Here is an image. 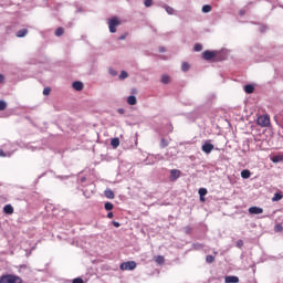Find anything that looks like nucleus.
I'll list each match as a JSON object with an SVG mask.
<instances>
[{"instance_id":"obj_1","label":"nucleus","mask_w":283,"mask_h":283,"mask_svg":"<svg viewBox=\"0 0 283 283\" xmlns=\"http://www.w3.org/2000/svg\"><path fill=\"white\" fill-rule=\"evenodd\" d=\"M0 283H23V279L15 274H4L0 276Z\"/></svg>"},{"instance_id":"obj_2","label":"nucleus","mask_w":283,"mask_h":283,"mask_svg":"<svg viewBox=\"0 0 283 283\" xmlns=\"http://www.w3.org/2000/svg\"><path fill=\"white\" fill-rule=\"evenodd\" d=\"M256 123L261 127H269L271 125V117L269 115H261L258 117Z\"/></svg>"},{"instance_id":"obj_3","label":"nucleus","mask_w":283,"mask_h":283,"mask_svg":"<svg viewBox=\"0 0 283 283\" xmlns=\"http://www.w3.org/2000/svg\"><path fill=\"white\" fill-rule=\"evenodd\" d=\"M119 269L122 271H134V269H136V263L134 261H127L122 263Z\"/></svg>"},{"instance_id":"obj_4","label":"nucleus","mask_w":283,"mask_h":283,"mask_svg":"<svg viewBox=\"0 0 283 283\" xmlns=\"http://www.w3.org/2000/svg\"><path fill=\"white\" fill-rule=\"evenodd\" d=\"M117 25H120V21L118 20V18H113L108 21V28H109V32H112V34H114L116 32Z\"/></svg>"},{"instance_id":"obj_5","label":"nucleus","mask_w":283,"mask_h":283,"mask_svg":"<svg viewBox=\"0 0 283 283\" xmlns=\"http://www.w3.org/2000/svg\"><path fill=\"white\" fill-rule=\"evenodd\" d=\"M202 59H205V61H211L212 59H216V51H205L202 53Z\"/></svg>"},{"instance_id":"obj_6","label":"nucleus","mask_w":283,"mask_h":283,"mask_svg":"<svg viewBox=\"0 0 283 283\" xmlns=\"http://www.w3.org/2000/svg\"><path fill=\"white\" fill-rule=\"evenodd\" d=\"M249 213H251L252 216H260V213H264V209L260 207H250Z\"/></svg>"},{"instance_id":"obj_7","label":"nucleus","mask_w":283,"mask_h":283,"mask_svg":"<svg viewBox=\"0 0 283 283\" xmlns=\"http://www.w3.org/2000/svg\"><path fill=\"white\" fill-rule=\"evenodd\" d=\"M212 149H213V144H210V143H205L201 146V150L203 151V154H211Z\"/></svg>"},{"instance_id":"obj_8","label":"nucleus","mask_w":283,"mask_h":283,"mask_svg":"<svg viewBox=\"0 0 283 283\" xmlns=\"http://www.w3.org/2000/svg\"><path fill=\"white\" fill-rule=\"evenodd\" d=\"M180 178V170L178 169H171L170 170V180L171 182H176V180Z\"/></svg>"},{"instance_id":"obj_9","label":"nucleus","mask_w":283,"mask_h":283,"mask_svg":"<svg viewBox=\"0 0 283 283\" xmlns=\"http://www.w3.org/2000/svg\"><path fill=\"white\" fill-rule=\"evenodd\" d=\"M3 212L7 214V216H12V213H14V208L12 207V205H6L3 207Z\"/></svg>"},{"instance_id":"obj_10","label":"nucleus","mask_w":283,"mask_h":283,"mask_svg":"<svg viewBox=\"0 0 283 283\" xmlns=\"http://www.w3.org/2000/svg\"><path fill=\"white\" fill-rule=\"evenodd\" d=\"M104 196L105 198H108V200H114V191L112 189H106Z\"/></svg>"},{"instance_id":"obj_11","label":"nucleus","mask_w":283,"mask_h":283,"mask_svg":"<svg viewBox=\"0 0 283 283\" xmlns=\"http://www.w3.org/2000/svg\"><path fill=\"white\" fill-rule=\"evenodd\" d=\"M240 279L238 276H226V283H238Z\"/></svg>"},{"instance_id":"obj_12","label":"nucleus","mask_w":283,"mask_h":283,"mask_svg":"<svg viewBox=\"0 0 283 283\" xmlns=\"http://www.w3.org/2000/svg\"><path fill=\"white\" fill-rule=\"evenodd\" d=\"M254 91H255V87H253V85H251V84H247L244 86L245 94H253Z\"/></svg>"},{"instance_id":"obj_13","label":"nucleus","mask_w":283,"mask_h":283,"mask_svg":"<svg viewBox=\"0 0 283 283\" xmlns=\"http://www.w3.org/2000/svg\"><path fill=\"white\" fill-rule=\"evenodd\" d=\"M241 178H243V180H247L249 178H251V171L248 169H244L241 171Z\"/></svg>"},{"instance_id":"obj_14","label":"nucleus","mask_w":283,"mask_h":283,"mask_svg":"<svg viewBox=\"0 0 283 283\" xmlns=\"http://www.w3.org/2000/svg\"><path fill=\"white\" fill-rule=\"evenodd\" d=\"M282 198H283L282 192H275L273 198H272V202H280V200H282Z\"/></svg>"},{"instance_id":"obj_15","label":"nucleus","mask_w":283,"mask_h":283,"mask_svg":"<svg viewBox=\"0 0 283 283\" xmlns=\"http://www.w3.org/2000/svg\"><path fill=\"white\" fill-rule=\"evenodd\" d=\"M72 86L76 92H81V90H83V82H73Z\"/></svg>"},{"instance_id":"obj_16","label":"nucleus","mask_w":283,"mask_h":283,"mask_svg":"<svg viewBox=\"0 0 283 283\" xmlns=\"http://www.w3.org/2000/svg\"><path fill=\"white\" fill-rule=\"evenodd\" d=\"M127 103H128V105H136V103H138V101L136 99V96L130 95L127 98Z\"/></svg>"},{"instance_id":"obj_17","label":"nucleus","mask_w":283,"mask_h":283,"mask_svg":"<svg viewBox=\"0 0 283 283\" xmlns=\"http://www.w3.org/2000/svg\"><path fill=\"white\" fill-rule=\"evenodd\" d=\"M28 34V29H21L20 31L17 32V36L19 39H22L23 36H25Z\"/></svg>"},{"instance_id":"obj_18","label":"nucleus","mask_w":283,"mask_h":283,"mask_svg":"<svg viewBox=\"0 0 283 283\" xmlns=\"http://www.w3.org/2000/svg\"><path fill=\"white\" fill-rule=\"evenodd\" d=\"M111 145H112V147H114V149H116V148L118 147V145H120V139H118V138H113V139L111 140Z\"/></svg>"},{"instance_id":"obj_19","label":"nucleus","mask_w":283,"mask_h":283,"mask_svg":"<svg viewBox=\"0 0 283 283\" xmlns=\"http://www.w3.org/2000/svg\"><path fill=\"white\" fill-rule=\"evenodd\" d=\"M171 78L169 77V75H163L161 76V83H164V85H168V83H170Z\"/></svg>"},{"instance_id":"obj_20","label":"nucleus","mask_w":283,"mask_h":283,"mask_svg":"<svg viewBox=\"0 0 283 283\" xmlns=\"http://www.w3.org/2000/svg\"><path fill=\"white\" fill-rule=\"evenodd\" d=\"M64 33H65V30L63 28H57L55 30V36H63Z\"/></svg>"},{"instance_id":"obj_21","label":"nucleus","mask_w":283,"mask_h":283,"mask_svg":"<svg viewBox=\"0 0 283 283\" xmlns=\"http://www.w3.org/2000/svg\"><path fill=\"white\" fill-rule=\"evenodd\" d=\"M155 262H157V264H164L165 263V256L157 255L155 258Z\"/></svg>"},{"instance_id":"obj_22","label":"nucleus","mask_w":283,"mask_h":283,"mask_svg":"<svg viewBox=\"0 0 283 283\" xmlns=\"http://www.w3.org/2000/svg\"><path fill=\"white\" fill-rule=\"evenodd\" d=\"M13 151H3V150H0V156L2 158H6V157H10L12 156Z\"/></svg>"},{"instance_id":"obj_23","label":"nucleus","mask_w":283,"mask_h":283,"mask_svg":"<svg viewBox=\"0 0 283 283\" xmlns=\"http://www.w3.org/2000/svg\"><path fill=\"white\" fill-rule=\"evenodd\" d=\"M104 209H105L106 211H112V209H114V203H112V202H106V203L104 205Z\"/></svg>"},{"instance_id":"obj_24","label":"nucleus","mask_w":283,"mask_h":283,"mask_svg":"<svg viewBox=\"0 0 283 283\" xmlns=\"http://www.w3.org/2000/svg\"><path fill=\"white\" fill-rule=\"evenodd\" d=\"M168 146H169V140L163 138V139L160 140V147H161L163 149H165V147H168Z\"/></svg>"},{"instance_id":"obj_25","label":"nucleus","mask_w":283,"mask_h":283,"mask_svg":"<svg viewBox=\"0 0 283 283\" xmlns=\"http://www.w3.org/2000/svg\"><path fill=\"white\" fill-rule=\"evenodd\" d=\"M207 195V189L206 188H200L199 189V196H200V200H205V198H202L203 196Z\"/></svg>"},{"instance_id":"obj_26","label":"nucleus","mask_w":283,"mask_h":283,"mask_svg":"<svg viewBox=\"0 0 283 283\" xmlns=\"http://www.w3.org/2000/svg\"><path fill=\"white\" fill-rule=\"evenodd\" d=\"M210 11H211V6L205 4V6L202 7V12H203L205 14L209 13Z\"/></svg>"},{"instance_id":"obj_27","label":"nucleus","mask_w":283,"mask_h":283,"mask_svg":"<svg viewBox=\"0 0 283 283\" xmlns=\"http://www.w3.org/2000/svg\"><path fill=\"white\" fill-rule=\"evenodd\" d=\"M181 70H182V72H189V63L184 62V63L181 64Z\"/></svg>"},{"instance_id":"obj_28","label":"nucleus","mask_w":283,"mask_h":283,"mask_svg":"<svg viewBox=\"0 0 283 283\" xmlns=\"http://www.w3.org/2000/svg\"><path fill=\"white\" fill-rule=\"evenodd\" d=\"M8 107V103L6 101H0V112H3Z\"/></svg>"},{"instance_id":"obj_29","label":"nucleus","mask_w":283,"mask_h":283,"mask_svg":"<svg viewBox=\"0 0 283 283\" xmlns=\"http://www.w3.org/2000/svg\"><path fill=\"white\" fill-rule=\"evenodd\" d=\"M127 76H129V75L127 74L126 71H122L120 74H119L120 81H125V78H127Z\"/></svg>"},{"instance_id":"obj_30","label":"nucleus","mask_w":283,"mask_h":283,"mask_svg":"<svg viewBox=\"0 0 283 283\" xmlns=\"http://www.w3.org/2000/svg\"><path fill=\"white\" fill-rule=\"evenodd\" d=\"M50 92H52V88H51V87H45V88L43 90V95H44V96H50Z\"/></svg>"},{"instance_id":"obj_31","label":"nucleus","mask_w":283,"mask_h":283,"mask_svg":"<svg viewBox=\"0 0 283 283\" xmlns=\"http://www.w3.org/2000/svg\"><path fill=\"white\" fill-rule=\"evenodd\" d=\"M214 260H216V258L213 255H208L206 258V261L208 262V264H211Z\"/></svg>"},{"instance_id":"obj_32","label":"nucleus","mask_w":283,"mask_h":283,"mask_svg":"<svg viewBox=\"0 0 283 283\" xmlns=\"http://www.w3.org/2000/svg\"><path fill=\"white\" fill-rule=\"evenodd\" d=\"M165 10L168 14H174V8L169 7V6H166L165 7Z\"/></svg>"},{"instance_id":"obj_33","label":"nucleus","mask_w":283,"mask_h":283,"mask_svg":"<svg viewBox=\"0 0 283 283\" xmlns=\"http://www.w3.org/2000/svg\"><path fill=\"white\" fill-rule=\"evenodd\" d=\"M193 50L195 52H202V44H196Z\"/></svg>"},{"instance_id":"obj_34","label":"nucleus","mask_w":283,"mask_h":283,"mask_svg":"<svg viewBox=\"0 0 283 283\" xmlns=\"http://www.w3.org/2000/svg\"><path fill=\"white\" fill-rule=\"evenodd\" d=\"M108 72H109L111 76H118V72L115 71L114 69H109Z\"/></svg>"},{"instance_id":"obj_35","label":"nucleus","mask_w":283,"mask_h":283,"mask_svg":"<svg viewBox=\"0 0 283 283\" xmlns=\"http://www.w3.org/2000/svg\"><path fill=\"white\" fill-rule=\"evenodd\" d=\"M237 247H238V249H242V247H244V241L238 240L237 241Z\"/></svg>"},{"instance_id":"obj_36","label":"nucleus","mask_w":283,"mask_h":283,"mask_svg":"<svg viewBox=\"0 0 283 283\" xmlns=\"http://www.w3.org/2000/svg\"><path fill=\"white\" fill-rule=\"evenodd\" d=\"M193 249H196V251H200V249H202V244H200V243H195V244H193Z\"/></svg>"},{"instance_id":"obj_37","label":"nucleus","mask_w":283,"mask_h":283,"mask_svg":"<svg viewBox=\"0 0 283 283\" xmlns=\"http://www.w3.org/2000/svg\"><path fill=\"white\" fill-rule=\"evenodd\" d=\"M146 8H151L153 0H145Z\"/></svg>"},{"instance_id":"obj_38","label":"nucleus","mask_w":283,"mask_h":283,"mask_svg":"<svg viewBox=\"0 0 283 283\" xmlns=\"http://www.w3.org/2000/svg\"><path fill=\"white\" fill-rule=\"evenodd\" d=\"M73 283H85V282L83 281V279L77 277L73 280Z\"/></svg>"},{"instance_id":"obj_39","label":"nucleus","mask_w":283,"mask_h":283,"mask_svg":"<svg viewBox=\"0 0 283 283\" xmlns=\"http://www.w3.org/2000/svg\"><path fill=\"white\" fill-rule=\"evenodd\" d=\"M272 163H280V157L279 156H274L272 158Z\"/></svg>"},{"instance_id":"obj_40","label":"nucleus","mask_w":283,"mask_h":283,"mask_svg":"<svg viewBox=\"0 0 283 283\" xmlns=\"http://www.w3.org/2000/svg\"><path fill=\"white\" fill-rule=\"evenodd\" d=\"M113 226H115L116 229H118V227H120V223H118V221H113Z\"/></svg>"},{"instance_id":"obj_41","label":"nucleus","mask_w":283,"mask_h":283,"mask_svg":"<svg viewBox=\"0 0 283 283\" xmlns=\"http://www.w3.org/2000/svg\"><path fill=\"white\" fill-rule=\"evenodd\" d=\"M107 218H108V219L114 218V212H108V213H107Z\"/></svg>"},{"instance_id":"obj_42","label":"nucleus","mask_w":283,"mask_h":283,"mask_svg":"<svg viewBox=\"0 0 283 283\" xmlns=\"http://www.w3.org/2000/svg\"><path fill=\"white\" fill-rule=\"evenodd\" d=\"M185 231H186V233H191V228L190 227H186Z\"/></svg>"},{"instance_id":"obj_43","label":"nucleus","mask_w":283,"mask_h":283,"mask_svg":"<svg viewBox=\"0 0 283 283\" xmlns=\"http://www.w3.org/2000/svg\"><path fill=\"white\" fill-rule=\"evenodd\" d=\"M118 114H125V109L119 108V109H118Z\"/></svg>"},{"instance_id":"obj_44","label":"nucleus","mask_w":283,"mask_h":283,"mask_svg":"<svg viewBox=\"0 0 283 283\" xmlns=\"http://www.w3.org/2000/svg\"><path fill=\"white\" fill-rule=\"evenodd\" d=\"M275 230H276V231H282V227H281V226H276V227H275Z\"/></svg>"},{"instance_id":"obj_45","label":"nucleus","mask_w":283,"mask_h":283,"mask_svg":"<svg viewBox=\"0 0 283 283\" xmlns=\"http://www.w3.org/2000/svg\"><path fill=\"white\" fill-rule=\"evenodd\" d=\"M244 13H245L244 10H241V11H240L241 17H243Z\"/></svg>"},{"instance_id":"obj_46","label":"nucleus","mask_w":283,"mask_h":283,"mask_svg":"<svg viewBox=\"0 0 283 283\" xmlns=\"http://www.w3.org/2000/svg\"><path fill=\"white\" fill-rule=\"evenodd\" d=\"M3 75L2 74H0V83L3 81Z\"/></svg>"},{"instance_id":"obj_47","label":"nucleus","mask_w":283,"mask_h":283,"mask_svg":"<svg viewBox=\"0 0 283 283\" xmlns=\"http://www.w3.org/2000/svg\"><path fill=\"white\" fill-rule=\"evenodd\" d=\"M119 39H120L122 41L125 40V35H122Z\"/></svg>"},{"instance_id":"obj_48","label":"nucleus","mask_w":283,"mask_h":283,"mask_svg":"<svg viewBox=\"0 0 283 283\" xmlns=\"http://www.w3.org/2000/svg\"><path fill=\"white\" fill-rule=\"evenodd\" d=\"M160 52H165V49H161Z\"/></svg>"},{"instance_id":"obj_49","label":"nucleus","mask_w":283,"mask_h":283,"mask_svg":"<svg viewBox=\"0 0 283 283\" xmlns=\"http://www.w3.org/2000/svg\"><path fill=\"white\" fill-rule=\"evenodd\" d=\"M159 160H163V156L159 157Z\"/></svg>"},{"instance_id":"obj_50","label":"nucleus","mask_w":283,"mask_h":283,"mask_svg":"<svg viewBox=\"0 0 283 283\" xmlns=\"http://www.w3.org/2000/svg\"><path fill=\"white\" fill-rule=\"evenodd\" d=\"M0 6H3V2L0 1Z\"/></svg>"}]
</instances>
